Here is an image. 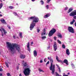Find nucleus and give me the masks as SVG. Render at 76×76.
<instances>
[{"mask_svg": "<svg viewBox=\"0 0 76 76\" xmlns=\"http://www.w3.org/2000/svg\"><path fill=\"white\" fill-rule=\"evenodd\" d=\"M7 48L8 49V50H9L11 52H13L15 50V48H16V49L18 52L20 51V47L17 44H11V43L9 42H7Z\"/></svg>", "mask_w": 76, "mask_h": 76, "instance_id": "obj_1", "label": "nucleus"}, {"mask_svg": "<svg viewBox=\"0 0 76 76\" xmlns=\"http://www.w3.org/2000/svg\"><path fill=\"white\" fill-rule=\"evenodd\" d=\"M29 18L30 19H33V21L31 24L30 25V29L32 30L34 28V26H35L36 23L38 22L39 21V18L38 17H37L35 16L30 17Z\"/></svg>", "mask_w": 76, "mask_h": 76, "instance_id": "obj_2", "label": "nucleus"}, {"mask_svg": "<svg viewBox=\"0 0 76 76\" xmlns=\"http://www.w3.org/2000/svg\"><path fill=\"white\" fill-rule=\"evenodd\" d=\"M50 70L52 71V74L54 75V72H55V65H53V59L50 58Z\"/></svg>", "mask_w": 76, "mask_h": 76, "instance_id": "obj_3", "label": "nucleus"}, {"mask_svg": "<svg viewBox=\"0 0 76 76\" xmlns=\"http://www.w3.org/2000/svg\"><path fill=\"white\" fill-rule=\"evenodd\" d=\"M30 68H27L25 69L24 71V74L25 76H29V74L30 73Z\"/></svg>", "mask_w": 76, "mask_h": 76, "instance_id": "obj_4", "label": "nucleus"}, {"mask_svg": "<svg viewBox=\"0 0 76 76\" xmlns=\"http://www.w3.org/2000/svg\"><path fill=\"white\" fill-rule=\"evenodd\" d=\"M56 32V29L54 28H53L49 33V37H51Z\"/></svg>", "mask_w": 76, "mask_h": 76, "instance_id": "obj_5", "label": "nucleus"}, {"mask_svg": "<svg viewBox=\"0 0 76 76\" xmlns=\"http://www.w3.org/2000/svg\"><path fill=\"white\" fill-rule=\"evenodd\" d=\"M68 30L69 32H71V33H72L74 34L75 33V31L73 28L72 27L69 26L68 28Z\"/></svg>", "mask_w": 76, "mask_h": 76, "instance_id": "obj_6", "label": "nucleus"}, {"mask_svg": "<svg viewBox=\"0 0 76 76\" xmlns=\"http://www.w3.org/2000/svg\"><path fill=\"white\" fill-rule=\"evenodd\" d=\"M70 16H74L76 15V10H74L73 12H71L69 14Z\"/></svg>", "mask_w": 76, "mask_h": 76, "instance_id": "obj_7", "label": "nucleus"}, {"mask_svg": "<svg viewBox=\"0 0 76 76\" xmlns=\"http://www.w3.org/2000/svg\"><path fill=\"white\" fill-rule=\"evenodd\" d=\"M53 47L54 49V50L55 51H56V50L57 49V44H56V42H54V43Z\"/></svg>", "mask_w": 76, "mask_h": 76, "instance_id": "obj_8", "label": "nucleus"}, {"mask_svg": "<svg viewBox=\"0 0 76 76\" xmlns=\"http://www.w3.org/2000/svg\"><path fill=\"white\" fill-rule=\"evenodd\" d=\"M56 59L58 62H61V63H63V61L60 60L58 59V56H56Z\"/></svg>", "mask_w": 76, "mask_h": 76, "instance_id": "obj_9", "label": "nucleus"}, {"mask_svg": "<svg viewBox=\"0 0 76 76\" xmlns=\"http://www.w3.org/2000/svg\"><path fill=\"white\" fill-rule=\"evenodd\" d=\"M34 55V57H37V51L36 50H34L33 52Z\"/></svg>", "mask_w": 76, "mask_h": 76, "instance_id": "obj_10", "label": "nucleus"}, {"mask_svg": "<svg viewBox=\"0 0 76 76\" xmlns=\"http://www.w3.org/2000/svg\"><path fill=\"white\" fill-rule=\"evenodd\" d=\"M0 20L2 23H3V24H4V23H6V21H5V20L3 19H1Z\"/></svg>", "mask_w": 76, "mask_h": 76, "instance_id": "obj_11", "label": "nucleus"}, {"mask_svg": "<svg viewBox=\"0 0 76 76\" xmlns=\"http://www.w3.org/2000/svg\"><path fill=\"white\" fill-rule=\"evenodd\" d=\"M20 57L21 58H22L23 59H24L26 57L25 55H20Z\"/></svg>", "mask_w": 76, "mask_h": 76, "instance_id": "obj_12", "label": "nucleus"}, {"mask_svg": "<svg viewBox=\"0 0 76 76\" xmlns=\"http://www.w3.org/2000/svg\"><path fill=\"white\" fill-rule=\"evenodd\" d=\"M64 63H65L66 64V65H68L69 64H68V61L67 59H65L63 61Z\"/></svg>", "mask_w": 76, "mask_h": 76, "instance_id": "obj_13", "label": "nucleus"}, {"mask_svg": "<svg viewBox=\"0 0 76 76\" xmlns=\"http://www.w3.org/2000/svg\"><path fill=\"white\" fill-rule=\"evenodd\" d=\"M45 34H46L45 29L44 28L43 30V32L42 33V36L44 35H45Z\"/></svg>", "mask_w": 76, "mask_h": 76, "instance_id": "obj_14", "label": "nucleus"}, {"mask_svg": "<svg viewBox=\"0 0 76 76\" xmlns=\"http://www.w3.org/2000/svg\"><path fill=\"white\" fill-rule=\"evenodd\" d=\"M50 16L49 14H47V15L44 16V18H47L48 17H49Z\"/></svg>", "mask_w": 76, "mask_h": 76, "instance_id": "obj_15", "label": "nucleus"}, {"mask_svg": "<svg viewBox=\"0 0 76 76\" xmlns=\"http://www.w3.org/2000/svg\"><path fill=\"white\" fill-rule=\"evenodd\" d=\"M73 10V8H70L68 10L67 12V13H70V12H72V11Z\"/></svg>", "mask_w": 76, "mask_h": 76, "instance_id": "obj_16", "label": "nucleus"}, {"mask_svg": "<svg viewBox=\"0 0 76 76\" xmlns=\"http://www.w3.org/2000/svg\"><path fill=\"white\" fill-rule=\"evenodd\" d=\"M66 53L67 55H69L70 54V52H69V50L67 49L66 50Z\"/></svg>", "mask_w": 76, "mask_h": 76, "instance_id": "obj_17", "label": "nucleus"}, {"mask_svg": "<svg viewBox=\"0 0 76 76\" xmlns=\"http://www.w3.org/2000/svg\"><path fill=\"white\" fill-rule=\"evenodd\" d=\"M23 67H27L28 66V64H27V63L26 62H24L23 63Z\"/></svg>", "mask_w": 76, "mask_h": 76, "instance_id": "obj_18", "label": "nucleus"}, {"mask_svg": "<svg viewBox=\"0 0 76 76\" xmlns=\"http://www.w3.org/2000/svg\"><path fill=\"white\" fill-rule=\"evenodd\" d=\"M75 22V20L74 19H73V21L70 23V24L71 25H72V24H73V23H74V22Z\"/></svg>", "mask_w": 76, "mask_h": 76, "instance_id": "obj_19", "label": "nucleus"}, {"mask_svg": "<svg viewBox=\"0 0 76 76\" xmlns=\"http://www.w3.org/2000/svg\"><path fill=\"white\" fill-rule=\"evenodd\" d=\"M58 38H62V35L61 34H59L58 35Z\"/></svg>", "mask_w": 76, "mask_h": 76, "instance_id": "obj_20", "label": "nucleus"}, {"mask_svg": "<svg viewBox=\"0 0 76 76\" xmlns=\"http://www.w3.org/2000/svg\"><path fill=\"white\" fill-rule=\"evenodd\" d=\"M19 36L20 38H22L23 37V36H22V33H19Z\"/></svg>", "mask_w": 76, "mask_h": 76, "instance_id": "obj_21", "label": "nucleus"}, {"mask_svg": "<svg viewBox=\"0 0 76 76\" xmlns=\"http://www.w3.org/2000/svg\"><path fill=\"white\" fill-rule=\"evenodd\" d=\"M3 31L4 35H6V34H7V31H6L4 29V30H3Z\"/></svg>", "mask_w": 76, "mask_h": 76, "instance_id": "obj_22", "label": "nucleus"}, {"mask_svg": "<svg viewBox=\"0 0 76 76\" xmlns=\"http://www.w3.org/2000/svg\"><path fill=\"white\" fill-rule=\"evenodd\" d=\"M2 7H3V3H1L0 4V9L2 8Z\"/></svg>", "mask_w": 76, "mask_h": 76, "instance_id": "obj_23", "label": "nucleus"}, {"mask_svg": "<svg viewBox=\"0 0 76 76\" xmlns=\"http://www.w3.org/2000/svg\"><path fill=\"white\" fill-rule=\"evenodd\" d=\"M40 2L42 3V5H43L44 4V2L42 0L40 1Z\"/></svg>", "mask_w": 76, "mask_h": 76, "instance_id": "obj_24", "label": "nucleus"}, {"mask_svg": "<svg viewBox=\"0 0 76 76\" xmlns=\"http://www.w3.org/2000/svg\"><path fill=\"white\" fill-rule=\"evenodd\" d=\"M13 14H14V15H15V16H18V14H17V13H16V12H13Z\"/></svg>", "mask_w": 76, "mask_h": 76, "instance_id": "obj_25", "label": "nucleus"}, {"mask_svg": "<svg viewBox=\"0 0 76 76\" xmlns=\"http://www.w3.org/2000/svg\"><path fill=\"white\" fill-rule=\"evenodd\" d=\"M62 47L63 48H64V49L66 48V46H65V45L64 44H62Z\"/></svg>", "mask_w": 76, "mask_h": 76, "instance_id": "obj_26", "label": "nucleus"}, {"mask_svg": "<svg viewBox=\"0 0 76 76\" xmlns=\"http://www.w3.org/2000/svg\"><path fill=\"white\" fill-rule=\"evenodd\" d=\"M5 64L6 65L7 67H9V65H8V64L7 62H5Z\"/></svg>", "mask_w": 76, "mask_h": 76, "instance_id": "obj_27", "label": "nucleus"}, {"mask_svg": "<svg viewBox=\"0 0 76 76\" xmlns=\"http://www.w3.org/2000/svg\"><path fill=\"white\" fill-rule=\"evenodd\" d=\"M27 50L29 52H30L31 51V48H27Z\"/></svg>", "mask_w": 76, "mask_h": 76, "instance_id": "obj_28", "label": "nucleus"}, {"mask_svg": "<svg viewBox=\"0 0 76 76\" xmlns=\"http://www.w3.org/2000/svg\"><path fill=\"white\" fill-rule=\"evenodd\" d=\"M57 41L60 44H61V41H60L59 40H58Z\"/></svg>", "mask_w": 76, "mask_h": 76, "instance_id": "obj_29", "label": "nucleus"}, {"mask_svg": "<svg viewBox=\"0 0 76 76\" xmlns=\"http://www.w3.org/2000/svg\"><path fill=\"white\" fill-rule=\"evenodd\" d=\"M45 38H46V36H43L42 37V39H45Z\"/></svg>", "mask_w": 76, "mask_h": 76, "instance_id": "obj_30", "label": "nucleus"}, {"mask_svg": "<svg viewBox=\"0 0 76 76\" xmlns=\"http://www.w3.org/2000/svg\"><path fill=\"white\" fill-rule=\"evenodd\" d=\"M37 32L38 33H39V31H40V30L39 29V27L38 29H37Z\"/></svg>", "mask_w": 76, "mask_h": 76, "instance_id": "obj_31", "label": "nucleus"}, {"mask_svg": "<svg viewBox=\"0 0 76 76\" xmlns=\"http://www.w3.org/2000/svg\"><path fill=\"white\" fill-rule=\"evenodd\" d=\"M29 45H29V42H28V44L27 45V48H29Z\"/></svg>", "mask_w": 76, "mask_h": 76, "instance_id": "obj_32", "label": "nucleus"}, {"mask_svg": "<svg viewBox=\"0 0 76 76\" xmlns=\"http://www.w3.org/2000/svg\"><path fill=\"white\" fill-rule=\"evenodd\" d=\"M10 9H13L14 7H13L12 6H10L9 7Z\"/></svg>", "mask_w": 76, "mask_h": 76, "instance_id": "obj_33", "label": "nucleus"}, {"mask_svg": "<svg viewBox=\"0 0 76 76\" xmlns=\"http://www.w3.org/2000/svg\"><path fill=\"white\" fill-rule=\"evenodd\" d=\"M56 76H61V75H59L57 73V72H56Z\"/></svg>", "mask_w": 76, "mask_h": 76, "instance_id": "obj_34", "label": "nucleus"}, {"mask_svg": "<svg viewBox=\"0 0 76 76\" xmlns=\"http://www.w3.org/2000/svg\"><path fill=\"white\" fill-rule=\"evenodd\" d=\"M49 63H50V61H48L47 62L46 64V66H47V64H49Z\"/></svg>", "mask_w": 76, "mask_h": 76, "instance_id": "obj_35", "label": "nucleus"}, {"mask_svg": "<svg viewBox=\"0 0 76 76\" xmlns=\"http://www.w3.org/2000/svg\"><path fill=\"white\" fill-rule=\"evenodd\" d=\"M7 75L8 76H11V75H10V74L9 73H7Z\"/></svg>", "mask_w": 76, "mask_h": 76, "instance_id": "obj_36", "label": "nucleus"}, {"mask_svg": "<svg viewBox=\"0 0 76 76\" xmlns=\"http://www.w3.org/2000/svg\"><path fill=\"white\" fill-rule=\"evenodd\" d=\"M7 27H8V28H9V29H11V28L10 27V26H9V25H7Z\"/></svg>", "mask_w": 76, "mask_h": 76, "instance_id": "obj_37", "label": "nucleus"}, {"mask_svg": "<svg viewBox=\"0 0 76 76\" xmlns=\"http://www.w3.org/2000/svg\"><path fill=\"white\" fill-rule=\"evenodd\" d=\"M39 70L40 72H42V70H41V68H39Z\"/></svg>", "mask_w": 76, "mask_h": 76, "instance_id": "obj_38", "label": "nucleus"}, {"mask_svg": "<svg viewBox=\"0 0 76 76\" xmlns=\"http://www.w3.org/2000/svg\"><path fill=\"white\" fill-rule=\"evenodd\" d=\"M54 40H55V41H56V39H57V37H54Z\"/></svg>", "mask_w": 76, "mask_h": 76, "instance_id": "obj_39", "label": "nucleus"}, {"mask_svg": "<svg viewBox=\"0 0 76 76\" xmlns=\"http://www.w3.org/2000/svg\"><path fill=\"white\" fill-rule=\"evenodd\" d=\"M68 9V7H66L65 8L64 10H67V9Z\"/></svg>", "mask_w": 76, "mask_h": 76, "instance_id": "obj_40", "label": "nucleus"}, {"mask_svg": "<svg viewBox=\"0 0 76 76\" xmlns=\"http://www.w3.org/2000/svg\"><path fill=\"white\" fill-rule=\"evenodd\" d=\"M46 7L47 8V9H48V5H47L46 6Z\"/></svg>", "mask_w": 76, "mask_h": 76, "instance_id": "obj_41", "label": "nucleus"}, {"mask_svg": "<svg viewBox=\"0 0 76 76\" xmlns=\"http://www.w3.org/2000/svg\"><path fill=\"white\" fill-rule=\"evenodd\" d=\"M63 76H69L68 75H65V73H64Z\"/></svg>", "mask_w": 76, "mask_h": 76, "instance_id": "obj_42", "label": "nucleus"}, {"mask_svg": "<svg viewBox=\"0 0 76 76\" xmlns=\"http://www.w3.org/2000/svg\"><path fill=\"white\" fill-rule=\"evenodd\" d=\"M1 28L2 31H3L4 29V28H3V27H1Z\"/></svg>", "mask_w": 76, "mask_h": 76, "instance_id": "obj_43", "label": "nucleus"}, {"mask_svg": "<svg viewBox=\"0 0 76 76\" xmlns=\"http://www.w3.org/2000/svg\"><path fill=\"white\" fill-rule=\"evenodd\" d=\"M58 69L59 70V72H61V70L60 69V67L58 68Z\"/></svg>", "mask_w": 76, "mask_h": 76, "instance_id": "obj_44", "label": "nucleus"}, {"mask_svg": "<svg viewBox=\"0 0 76 76\" xmlns=\"http://www.w3.org/2000/svg\"><path fill=\"white\" fill-rule=\"evenodd\" d=\"M3 71V69L2 68H0V72Z\"/></svg>", "mask_w": 76, "mask_h": 76, "instance_id": "obj_45", "label": "nucleus"}, {"mask_svg": "<svg viewBox=\"0 0 76 76\" xmlns=\"http://www.w3.org/2000/svg\"><path fill=\"white\" fill-rule=\"evenodd\" d=\"M51 0H48L47 3H49L50 1H51Z\"/></svg>", "mask_w": 76, "mask_h": 76, "instance_id": "obj_46", "label": "nucleus"}, {"mask_svg": "<svg viewBox=\"0 0 76 76\" xmlns=\"http://www.w3.org/2000/svg\"><path fill=\"white\" fill-rule=\"evenodd\" d=\"M50 46H48L47 47V49L48 50V49H50Z\"/></svg>", "mask_w": 76, "mask_h": 76, "instance_id": "obj_47", "label": "nucleus"}, {"mask_svg": "<svg viewBox=\"0 0 76 76\" xmlns=\"http://www.w3.org/2000/svg\"><path fill=\"white\" fill-rule=\"evenodd\" d=\"M73 18L75 19H76V16H74Z\"/></svg>", "mask_w": 76, "mask_h": 76, "instance_id": "obj_48", "label": "nucleus"}, {"mask_svg": "<svg viewBox=\"0 0 76 76\" xmlns=\"http://www.w3.org/2000/svg\"><path fill=\"white\" fill-rule=\"evenodd\" d=\"M2 37H3V35H4V34H3V31H2Z\"/></svg>", "mask_w": 76, "mask_h": 76, "instance_id": "obj_49", "label": "nucleus"}, {"mask_svg": "<svg viewBox=\"0 0 76 76\" xmlns=\"http://www.w3.org/2000/svg\"><path fill=\"white\" fill-rule=\"evenodd\" d=\"M40 63H42V60H40Z\"/></svg>", "mask_w": 76, "mask_h": 76, "instance_id": "obj_50", "label": "nucleus"}, {"mask_svg": "<svg viewBox=\"0 0 76 76\" xmlns=\"http://www.w3.org/2000/svg\"><path fill=\"white\" fill-rule=\"evenodd\" d=\"M44 61H45V62H46V58H45L44 59Z\"/></svg>", "mask_w": 76, "mask_h": 76, "instance_id": "obj_51", "label": "nucleus"}, {"mask_svg": "<svg viewBox=\"0 0 76 76\" xmlns=\"http://www.w3.org/2000/svg\"><path fill=\"white\" fill-rule=\"evenodd\" d=\"M17 70H18L19 69V66H17Z\"/></svg>", "mask_w": 76, "mask_h": 76, "instance_id": "obj_52", "label": "nucleus"}, {"mask_svg": "<svg viewBox=\"0 0 76 76\" xmlns=\"http://www.w3.org/2000/svg\"><path fill=\"white\" fill-rule=\"evenodd\" d=\"M33 45V42H31V45Z\"/></svg>", "mask_w": 76, "mask_h": 76, "instance_id": "obj_53", "label": "nucleus"}, {"mask_svg": "<svg viewBox=\"0 0 76 76\" xmlns=\"http://www.w3.org/2000/svg\"><path fill=\"white\" fill-rule=\"evenodd\" d=\"M56 66H57V67H58V68H59V66H58V65L56 64Z\"/></svg>", "mask_w": 76, "mask_h": 76, "instance_id": "obj_54", "label": "nucleus"}, {"mask_svg": "<svg viewBox=\"0 0 76 76\" xmlns=\"http://www.w3.org/2000/svg\"><path fill=\"white\" fill-rule=\"evenodd\" d=\"M3 74H0V76H2Z\"/></svg>", "mask_w": 76, "mask_h": 76, "instance_id": "obj_55", "label": "nucleus"}, {"mask_svg": "<svg viewBox=\"0 0 76 76\" xmlns=\"http://www.w3.org/2000/svg\"><path fill=\"white\" fill-rule=\"evenodd\" d=\"M3 16L1 14H0V16L1 17H2Z\"/></svg>", "mask_w": 76, "mask_h": 76, "instance_id": "obj_56", "label": "nucleus"}, {"mask_svg": "<svg viewBox=\"0 0 76 76\" xmlns=\"http://www.w3.org/2000/svg\"><path fill=\"white\" fill-rule=\"evenodd\" d=\"M75 26H76V22L75 23Z\"/></svg>", "mask_w": 76, "mask_h": 76, "instance_id": "obj_57", "label": "nucleus"}, {"mask_svg": "<svg viewBox=\"0 0 76 76\" xmlns=\"http://www.w3.org/2000/svg\"><path fill=\"white\" fill-rule=\"evenodd\" d=\"M19 76H22V74H19Z\"/></svg>", "mask_w": 76, "mask_h": 76, "instance_id": "obj_58", "label": "nucleus"}, {"mask_svg": "<svg viewBox=\"0 0 76 76\" xmlns=\"http://www.w3.org/2000/svg\"><path fill=\"white\" fill-rule=\"evenodd\" d=\"M72 67H74L75 66H74V65H72Z\"/></svg>", "mask_w": 76, "mask_h": 76, "instance_id": "obj_59", "label": "nucleus"}, {"mask_svg": "<svg viewBox=\"0 0 76 76\" xmlns=\"http://www.w3.org/2000/svg\"><path fill=\"white\" fill-rule=\"evenodd\" d=\"M13 37L14 38V39H15V36H13Z\"/></svg>", "mask_w": 76, "mask_h": 76, "instance_id": "obj_60", "label": "nucleus"}, {"mask_svg": "<svg viewBox=\"0 0 76 76\" xmlns=\"http://www.w3.org/2000/svg\"><path fill=\"white\" fill-rule=\"evenodd\" d=\"M32 1H35V0H31Z\"/></svg>", "mask_w": 76, "mask_h": 76, "instance_id": "obj_61", "label": "nucleus"}, {"mask_svg": "<svg viewBox=\"0 0 76 76\" xmlns=\"http://www.w3.org/2000/svg\"><path fill=\"white\" fill-rule=\"evenodd\" d=\"M0 31H1V32H2V31H3L0 28Z\"/></svg>", "mask_w": 76, "mask_h": 76, "instance_id": "obj_62", "label": "nucleus"}, {"mask_svg": "<svg viewBox=\"0 0 76 76\" xmlns=\"http://www.w3.org/2000/svg\"><path fill=\"white\" fill-rule=\"evenodd\" d=\"M68 75H70V73H68Z\"/></svg>", "mask_w": 76, "mask_h": 76, "instance_id": "obj_63", "label": "nucleus"}, {"mask_svg": "<svg viewBox=\"0 0 76 76\" xmlns=\"http://www.w3.org/2000/svg\"><path fill=\"white\" fill-rule=\"evenodd\" d=\"M48 60H50V58H49V57H48Z\"/></svg>", "mask_w": 76, "mask_h": 76, "instance_id": "obj_64", "label": "nucleus"}]
</instances>
